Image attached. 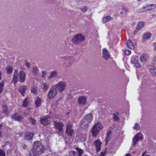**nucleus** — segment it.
<instances>
[{
	"mask_svg": "<svg viewBox=\"0 0 156 156\" xmlns=\"http://www.w3.org/2000/svg\"><path fill=\"white\" fill-rule=\"evenodd\" d=\"M44 148L41 143L39 141H36L33 144V149L30 151V156H38L42 154Z\"/></svg>",
	"mask_w": 156,
	"mask_h": 156,
	"instance_id": "1",
	"label": "nucleus"
},
{
	"mask_svg": "<svg viewBox=\"0 0 156 156\" xmlns=\"http://www.w3.org/2000/svg\"><path fill=\"white\" fill-rule=\"evenodd\" d=\"M20 78V81L21 82H24L25 80L26 75L25 73L22 71H20L18 74V71L15 70L14 72L13 77V82L15 84L19 80L18 76Z\"/></svg>",
	"mask_w": 156,
	"mask_h": 156,
	"instance_id": "2",
	"label": "nucleus"
},
{
	"mask_svg": "<svg viewBox=\"0 0 156 156\" xmlns=\"http://www.w3.org/2000/svg\"><path fill=\"white\" fill-rule=\"evenodd\" d=\"M103 127V125L101 122H98L94 125L91 129L90 133L93 136L96 137Z\"/></svg>",
	"mask_w": 156,
	"mask_h": 156,
	"instance_id": "3",
	"label": "nucleus"
},
{
	"mask_svg": "<svg viewBox=\"0 0 156 156\" xmlns=\"http://www.w3.org/2000/svg\"><path fill=\"white\" fill-rule=\"evenodd\" d=\"M92 117L91 114H89L86 115L84 118L81 122V127L85 128L92 121Z\"/></svg>",
	"mask_w": 156,
	"mask_h": 156,
	"instance_id": "4",
	"label": "nucleus"
},
{
	"mask_svg": "<svg viewBox=\"0 0 156 156\" xmlns=\"http://www.w3.org/2000/svg\"><path fill=\"white\" fill-rule=\"evenodd\" d=\"M12 118L16 121L22 122L24 118V113L21 111L17 112L12 115Z\"/></svg>",
	"mask_w": 156,
	"mask_h": 156,
	"instance_id": "5",
	"label": "nucleus"
},
{
	"mask_svg": "<svg viewBox=\"0 0 156 156\" xmlns=\"http://www.w3.org/2000/svg\"><path fill=\"white\" fill-rule=\"evenodd\" d=\"M53 86L57 90L58 89L59 92H62L65 89L66 85V82L61 81Z\"/></svg>",
	"mask_w": 156,
	"mask_h": 156,
	"instance_id": "6",
	"label": "nucleus"
},
{
	"mask_svg": "<svg viewBox=\"0 0 156 156\" xmlns=\"http://www.w3.org/2000/svg\"><path fill=\"white\" fill-rule=\"evenodd\" d=\"M66 63V66L72 65L75 62L76 60L73 57L71 56H65L62 58Z\"/></svg>",
	"mask_w": 156,
	"mask_h": 156,
	"instance_id": "7",
	"label": "nucleus"
},
{
	"mask_svg": "<svg viewBox=\"0 0 156 156\" xmlns=\"http://www.w3.org/2000/svg\"><path fill=\"white\" fill-rule=\"evenodd\" d=\"M139 62V58L137 55H134L131 56L130 63L133 64L135 67L137 68L140 67V64Z\"/></svg>",
	"mask_w": 156,
	"mask_h": 156,
	"instance_id": "8",
	"label": "nucleus"
},
{
	"mask_svg": "<svg viewBox=\"0 0 156 156\" xmlns=\"http://www.w3.org/2000/svg\"><path fill=\"white\" fill-rule=\"evenodd\" d=\"M57 90L55 87L52 86L50 88L48 94V96L49 98H53L57 94Z\"/></svg>",
	"mask_w": 156,
	"mask_h": 156,
	"instance_id": "9",
	"label": "nucleus"
},
{
	"mask_svg": "<svg viewBox=\"0 0 156 156\" xmlns=\"http://www.w3.org/2000/svg\"><path fill=\"white\" fill-rule=\"evenodd\" d=\"M76 151H72L69 153V156H81L83 151V150L78 147L76 148Z\"/></svg>",
	"mask_w": 156,
	"mask_h": 156,
	"instance_id": "10",
	"label": "nucleus"
},
{
	"mask_svg": "<svg viewBox=\"0 0 156 156\" xmlns=\"http://www.w3.org/2000/svg\"><path fill=\"white\" fill-rule=\"evenodd\" d=\"M51 121V120L49 116L48 115L43 117L41 118L40 120L41 123L44 126L49 125Z\"/></svg>",
	"mask_w": 156,
	"mask_h": 156,
	"instance_id": "11",
	"label": "nucleus"
},
{
	"mask_svg": "<svg viewBox=\"0 0 156 156\" xmlns=\"http://www.w3.org/2000/svg\"><path fill=\"white\" fill-rule=\"evenodd\" d=\"M143 138V135L140 133H137L136 135L133 139V145L134 146L136 144V142L139 140L142 139Z\"/></svg>",
	"mask_w": 156,
	"mask_h": 156,
	"instance_id": "12",
	"label": "nucleus"
},
{
	"mask_svg": "<svg viewBox=\"0 0 156 156\" xmlns=\"http://www.w3.org/2000/svg\"><path fill=\"white\" fill-rule=\"evenodd\" d=\"M54 122L55 127L58 131L60 132H63L62 128L64 126L63 123L61 122H58L55 120H54Z\"/></svg>",
	"mask_w": 156,
	"mask_h": 156,
	"instance_id": "13",
	"label": "nucleus"
},
{
	"mask_svg": "<svg viewBox=\"0 0 156 156\" xmlns=\"http://www.w3.org/2000/svg\"><path fill=\"white\" fill-rule=\"evenodd\" d=\"M84 37L82 36V35L80 34H77L73 38V42H77L78 43L84 40Z\"/></svg>",
	"mask_w": 156,
	"mask_h": 156,
	"instance_id": "14",
	"label": "nucleus"
},
{
	"mask_svg": "<svg viewBox=\"0 0 156 156\" xmlns=\"http://www.w3.org/2000/svg\"><path fill=\"white\" fill-rule=\"evenodd\" d=\"M94 144L95 147L96 151L98 153L101 150L102 143L99 139H98L94 142Z\"/></svg>",
	"mask_w": 156,
	"mask_h": 156,
	"instance_id": "15",
	"label": "nucleus"
},
{
	"mask_svg": "<svg viewBox=\"0 0 156 156\" xmlns=\"http://www.w3.org/2000/svg\"><path fill=\"white\" fill-rule=\"evenodd\" d=\"M147 69L149 72L153 75H156V68L149 65L147 66Z\"/></svg>",
	"mask_w": 156,
	"mask_h": 156,
	"instance_id": "16",
	"label": "nucleus"
},
{
	"mask_svg": "<svg viewBox=\"0 0 156 156\" xmlns=\"http://www.w3.org/2000/svg\"><path fill=\"white\" fill-rule=\"evenodd\" d=\"M86 102V98L84 96L80 97L78 98V102L80 105H84Z\"/></svg>",
	"mask_w": 156,
	"mask_h": 156,
	"instance_id": "17",
	"label": "nucleus"
},
{
	"mask_svg": "<svg viewBox=\"0 0 156 156\" xmlns=\"http://www.w3.org/2000/svg\"><path fill=\"white\" fill-rule=\"evenodd\" d=\"M26 89L27 87L26 86H21L18 89V90L23 96H24Z\"/></svg>",
	"mask_w": 156,
	"mask_h": 156,
	"instance_id": "18",
	"label": "nucleus"
},
{
	"mask_svg": "<svg viewBox=\"0 0 156 156\" xmlns=\"http://www.w3.org/2000/svg\"><path fill=\"white\" fill-rule=\"evenodd\" d=\"M34 135V134L33 133H27L24 136V139L28 140H30L32 138Z\"/></svg>",
	"mask_w": 156,
	"mask_h": 156,
	"instance_id": "19",
	"label": "nucleus"
},
{
	"mask_svg": "<svg viewBox=\"0 0 156 156\" xmlns=\"http://www.w3.org/2000/svg\"><path fill=\"white\" fill-rule=\"evenodd\" d=\"M103 57L105 59H108L110 57V55L108 52V51L105 48H104L103 49Z\"/></svg>",
	"mask_w": 156,
	"mask_h": 156,
	"instance_id": "20",
	"label": "nucleus"
},
{
	"mask_svg": "<svg viewBox=\"0 0 156 156\" xmlns=\"http://www.w3.org/2000/svg\"><path fill=\"white\" fill-rule=\"evenodd\" d=\"M144 23L143 22L139 23L137 25L136 28L134 33H136L144 27Z\"/></svg>",
	"mask_w": 156,
	"mask_h": 156,
	"instance_id": "21",
	"label": "nucleus"
},
{
	"mask_svg": "<svg viewBox=\"0 0 156 156\" xmlns=\"http://www.w3.org/2000/svg\"><path fill=\"white\" fill-rule=\"evenodd\" d=\"M66 132L69 136H72L74 134V131L72 128L66 129Z\"/></svg>",
	"mask_w": 156,
	"mask_h": 156,
	"instance_id": "22",
	"label": "nucleus"
},
{
	"mask_svg": "<svg viewBox=\"0 0 156 156\" xmlns=\"http://www.w3.org/2000/svg\"><path fill=\"white\" fill-rule=\"evenodd\" d=\"M147 55L146 54H142L140 57L141 62L144 63L146 62L147 59Z\"/></svg>",
	"mask_w": 156,
	"mask_h": 156,
	"instance_id": "23",
	"label": "nucleus"
},
{
	"mask_svg": "<svg viewBox=\"0 0 156 156\" xmlns=\"http://www.w3.org/2000/svg\"><path fill=\"white\" fill-rule=\"evenodd\" d=\"M112 132V131H108L106 133V137L105 140L106 145H107L108 141L111 138Z\"/></svg>",
	"mask_w": 156,
	"mask_h": 156,
	"instance_id": "24",
	"label": "nucleus"
},
{
	"mask_svg": "<svg viewBox=\"0 0 156 156\" xmlns=\"http://www.w3.org/2000/svg\"><path fill=\"white\" fill-rule=\"evenodd\" d=\"M35 103L37 108L39 107L41 105L42 100L38 97H37L35 100Z\"/></svg>",
	"mask_w": 156,
	"mask_h": 156,
	"instance_id": "25",
	"label": "nucleus"
},
{
	"mask_svg": "<svg viewBox=\"0 0 156 156\" xmlns=\"http://www.w3.org/2000/svg\"><path fill=\"white\" fill-rule=\"evenodd\" d=\"M126 44L127 47L131 49H134V46L132 42L129 40H128L126 42Z\"/></svg>",
	"mask_w": 156,
	"mask_h": 156,
	"instance_id": "26",
	"label": "nucleus"
},
{
	"mask_svg": "<svg viewBox=\"0 0 156 156\" xmlns=\"http://www.w3.org/2000/svg\"><path fill=\"white\" fill-rule=\"evenodd\" d=\"M147 5L146 6H143L142 8L139 10V12L140 13L144 12L145 11L149 10Z\"/></svg>",
	"mask_w": 156,
	"mask_h": 156,
	"instance_id": "27",
	"label": "nucleus"
},
{
	"mask_svg": "<svg viewBox=\"0 0 156 156\" xmlns=\"http://www.w3.org/2000/svg\"><path fill=\"white\" fill-rule=\"evenodd\" d=\"M151 35L149 33H147L144 34L143 36V38L145 40L151 38Z\"/></svg>",
	"mask_w": 156,
	"mask_h": 156,
	"instance_id": "28",
	"label": "nucleus"
},
{
	"mask_svg": "<svg viewBox=\"0 0 156 156\" xmlns=\"http://www.w3.org/2000/svg\"><path fill=\"white\" fill-rule=\"evenodd\" d=\"M5 82V80H2L0 83V94L2 92L3 90Z\"/></svg>",
	"mask_w": 156,
	"mask_h": 156,
	"instance_id": "29",
	"label": "nucleus"
},
{
	"mask_svg": "<svg viewBox=\"0 0 156 156\" xmlns=\"http://www.w3.org/2000/svg\"><path fill=\"white\" fill-rule=\"evenodd\" d=\"M2 109L3 113L7 114L9 112V110L7 105H3L2 107Z\"/></svg>",
	"mask_w": 156,
	"mask_h": 156,
	"instance_id": "30",
	"label": "nucleus"
},
{
	"mask_svg": "<svg viewBox=\"0 0 156 156\" xmlns=\"http://www.w3.org/2000/svg\"><path fill=\"white\" fill-rule=\"evenodd\" d=\"M114 117L113 119L115 121H118L119 120V114L118 112L114 113L113 114Z\"/></svg>",
	"mask_w": 156,
	"mask_h": 156,
	"instance_id": "31",
	"label": "nucleus"
},
{
	"mask_svg": "<svg viewBox=\"0 0 156 156\" xmlns=\"http://www.w3.org/2000/svg\"><path fill=\"white\" fill-rule=\"evenodd\" d=\"M149 10L154 9L156 8V5L154 4H149L147 5Z\"/></svg>",
	"mask_w": 156,
	"mask_h": 156,
	"instance_id": "32",
	"label": "nucleus"
},
{
	"mask_svg": "<svg viewBox=\"0 0 156 156\" xmlns=\"http://www.w3.org/2000/svg\"><path fill=\"white\" fill-rule=\"evenodd\" d=\"M57 73L55 71H52L51 73V76L48 77L49 79L55 78L57 76Z\"/></svg>",
	"mask_w": 156,
	"mask_h": 156,
	"instance_id": "33",
	"label": "nucleus"
},
{
	"mask_svg": "<svg viewBox=\"0 0 156 156\" xmlns=\"http://www.w3.org/2000/svg\"><path fill=\"white\" fill-rule=\"evenodd\" d=\"M5 70L6 72L8 74H10L12 73V67L11 66H9L7 67L6 68Z\"/></svg>",
	"mask_w": 156,
	"mask_h": 156,
	"instance_id": "34",
	"label": "nucleus"
},
{
	"mask_svg": "<svg viewBox=\"0 0 156 156\" xmlns=\"http://www.w3.org/2000/svg\"><path fill=\"white\" fill-rule=\"evenodd\" d=\"M29 102L26 98L23 102V106L24 107H27L29 105Z\"/></svg>",
	"mask_w": 156,
	"mask_h": 156,
	"instance_id": "35",
	"label": "nucleus"
},
{
	"mask_svg": "<svg viewBox=\"0 0 156 156\" xmlns=\"http://www.w3.org/2000/svg\"><path fill=\"white\" fill-rule=\"evenodd\" d=\"M111 19V17L109 16L104 17L102 20V21L104 23H105L109 21Z\"/></svg>",
	"mask_w": 156,
	"mask_h": 156,
	"instance_id": "36",
	"label": "nucleus"
},
{
	"mask_svg": "<svg viewBox=\"0 0 156 156\" xmlns=\"http://www.w3.org/2000/svg\"><path fill=\"white\" fill-rule=\"evenodd\" d=\"M29 121L31 122L32 125H34L36 124V121L34 118L31 117L29 118Z\"/></svg>",
	"mask_w": 156,
	"mask_h": 156,
	"instance_id": "37",
	"label": "nucleus"
},
{
	"mask_svg": "<svg viewBox=\"0 0 156 156\" xmlns=\"http://www.w3.org/2000/svg\"><path fill=\"white\" fill-rule=\"evenodd\" d=\"M42 87L45 90H47L49 87L48 84L47 83H44L42 84Z\"/></svg>",
	"mask_w": 156,
	"mask_h": 156,
	"instance_id": "38",
	"label": "nucleus"
},
{
	"mask_svg": "<svg viewBox=\"0 0 156 156\" xmlns=\"http://www.w3.org/2000/svg\"><path fill=\"white\" fill-rule=\"evenodd\" d=\"M72 126V123L71 121H69L66 126V129L71 128Z\"/></svg>",
	"mask_w": 156,
	"mask_h": 156,
	"instance_id": "39",
	"label": "nucleus"
},
{
	"mask_svg": "<svg viewBox=\"0 0 156 156\" xmlns=\"http://www.w3.org/2000/svg\"><path fill=\"white\" fill-rule=\"evenodd\" d=\"M31 92L34 94H35L37 92V88L36 87H34L32 88L31 90Z\"/></svg>",
	"mask_w": 156,
	"mask_h": 156,
	"instance_id": "40",
	"label": "nucleus"
},
{
	"mask_svg": "<svg viewBox=\"0 0 156 156\" xmlns=\"http://www.w3.org/2000/svg\"><path fill=\"white\" fill-rule=\"evenodd\" d=\"M140 125L137 123H135V126L133 127L134 129L137 130L140 129Z\"/></svg>",
	"mask_w": 156,
	"mask_h": 156,
	"instance_id": "41",
	"label": "nucleus"
},
{
	"mask_svg": "<svg viewBox=\"0 0 156 156\" xmlns=\"http://www.w3.org/2000/svg\"><path fill=\"white\" fill-rule=\"evenodd\" d=\"M131 53V50L129 49H126L125 54L126 55H129Z\"/></svg>",
	"mask_w": 156,
	"mask_h": 156,
	"instance_id": "42",
	"label": "nucleus"
},
{
	"mask_svg": "<svg viewBox=\"0 0 156 156\" xmlns=\"http://www.w3.org/2000/svg\"><path fill=\"white\" fill-rule=\"evenodd\" d=\"M122 10L123 11V12H121V14H122L124 12L127 13L128 12V9L124 7L122 8Z\"/></svg>",
	"mask_w": 156,
	"mask_h": 156,
	"instance_id": "43",
	"label": "nucleus"
},
{
	"mask_svg": "<svg viewBox=\"0 0 156 156\" xmlns=\"http://www.w3.org/2000/svg\"><path fill=\"white\" fill-rule=\"evenodd\" d=\"M5 154L2 150L0 149V156H5Z\"/></svg>",
	"mask_w": 156,
	"mask_h": 156,
	"instance_id": "44",
	"label": "nucleus"
},
{
	"mask_svg": "<svg viewBox=\"0 0 156 156\" xmlns=\"http://www.w3.org/2000/svg\"><path fill=\"white\" fill-rule=\"evenodd\" d=\"M81 10L83 12H86L87 10V7L86 6L82 7L81 8Z\"/></svg>",
	"mask_w": 156,
	"mask_h": 156,
	"instance_id": "45",
	"label": "nucleus"
},
{
	"mask_svg": "<svg viewBox=\"0 0 156 156\" xmlns=\"http://www.w3.org/2000/svg\"><path fill=\"white\" fill-rule=\"evenodd\" d=\"M33 71L34 73L36 75L37 74L38 72V70L36 67H35L33 69Z\"/></svg>",
	"mask_w": 156,
	"mask_h": 156,
	"instance_id": "46",
	"label": "nucleus"
},
{
	"mask_svg": "<svg viewBox=\"0 0 156 156\" xmlns=\"http://www.w3.org/2000/svg\"><path fill=\"white\" fill-rule=\"evenodd\" d=\"M47 73V72L44 71H43L42 72V77H44L45 75Z\"/></svg>",
	"mask_w": 156,
	"mask_h": 156,
	"instance_id": "47",
	"label": "nucleus"
},
{
	"mask_svg": "<svg viewBox=\"0 0 156 156\" xmlns=\"http://www.w3.org/2000/svg\"><path fill=\"white\" fill-rule=\"evenodd\" d=\"M2 126V124H0V137H1L2 136L1 130Z\"/></svg>",
	"mask_w": 156,
	"mask_h": 156,
	"instance_id": "48",
	"label": "nucleus"
},
{
	"mask_svg": "<svg viewBox=\"0 0 156 156\" xmlns=\"http://www.w3.org/2000/svg\"><path fill=\"white\" fill-rule=\"evenodd\" d=\"M26 66L28 68L30 67V64L29 63H26L25 64Z\"/></svg>",
	"mask_w": 156,
	"mask_h": 156,
	"instance_id": "49",
	"label": "nucleus"
},
{
	"mask_svg": "<svg viewBox=\"0 0 156 156\" xmlns=\"http://www.w3.org/2000/svg\"><path fill=\"white\" fill-rule=\"evenodd\" d=\"M146 152H144L143 153V154L141 156H151L150 155H149L148 154L146 155Z\"/></svg>",
	"mask_w": 156,
	"mask_h": 156,
	"instance_id": "50",
	"label": "nucleus"
},
{
	"mask_svg": "<svg viewBox=\"0 0 156 156\" xmlns=\"http://www.w3.org/2000/svg\"><path fill=\"white\" fill-rule=\"evenodd\" d=\"M105 151H104V152H101L100 156H105Z\"/></svg>",
	"mask_w": 156,
	"mask_h": 156,
	"instance_id": "51",
	"label": "nucleus"
},
{
	"mask_svg": "<svg viewBox=\"0 0 156 156\" xmlns=\"http://www.w3.org/2000/svg\"><path fill=\"white\" fill-rule=\"evenodd\" d=\"M153 61H154L155 62H156V57L154 56L153 58Z\"/></svg>",
	"mask_w": 156,
	"mask_h": 156,
	"instance_id": "52",
	"label": "nucleus"
},
{
	"mask_svg": "<svg viewBox=\"0 0 156 156\" xmlns=\"http://www.w3.org/2000/svg\"><path fill=\"white\" fill-rule=\"evenodd\" d=\"M68 98L69 99H70L72 98V96H71V95L69 94V95L68 96Z\"/></svg>",
	"mask_w": 156,
	"mask_h": 156,
	"instance_id": "53",
	"label": "nucleus"
},
{
	"mask_svg": "<svg viewBox=\"0 0 156 156\" xmlns=\"http://www.w3.org/2000/svg\"><path fill=\"white\" fill-rule=\"evenodd\" d=\"M9 142H6L5 145H4V146H6L7 145H8L9 146Z\"/></svg>",
	"mask_w": 156,
	"mask_h": 156,
	"instance_id": "54",
	"label": "nucleus"
},
{
	"mask_svg": "<svg viewBox=\"0 0 156 156\" xmlns=\"http://www.w3.org/2000/svg\"><path fill=\"white\" fill-rule=\"evenodd\" d=\"M125 156H131V155L130 153H128Z\"/></svg>",
	"mask_w": 156,
	"mask_h": 156,
	"instance_id": "55",
	"label": "nucleus"
},
{
	"mask_svg": "<svg viewBox=\"0 0 156 156\" xmlns=\"http://www.w3.org/2000/svg\"><path fill=\"white\" fill-rule=\"evenodd\" d=\"M154 50L155 51H156V46L154 47Z\"/></svg>",
	"mask_w": 156,
	"mask_h": 156,
	"instance_id": "56",
	"label": "nucleus"
},
{
	"mask_svg": "<svg viewBox=\"0 0 156 156\" xmlns=\"http://www.w3.org/2000/svg\"><path fill=\"white\" fill-rule=\"evenodd\" d=\"M137 78L138 79V80H139V78L138 76L137 75Z\"/></svg>",
	"mask_w": 156,
	"mask_h": 156,
	"instance_id": "57",
	"label": "nucleus"
},
{
	"mask_svg": "<svg viewBox=\"0 0 156 156\" xmlns=\"http://www.w3.org/2000/svg\"><path fill=\"white\" fill-rule=\"evenodd\" d=\"M88 156L86 154L84 155V156Z\"/></svg>",
	"mask_w": 156,
	"mask_h": 156,
	"instance_id": "58",
	"label": "nucleus"
},
{
	"mask_svg": "<svg viewBox=\"0 0 156 156\" xmlns=\"http://www.w3.org/2000/svg\"><path fill=\"white\" fill-rule=\"evenodd\" d=\"M141 0H137L139 2Z\"/></svg>",
	"mask_w": 156,
	"mask_h": 156,
	"instance_id": "59",
	"label": "nucleus"
},
{
	"mask_svg": "<svg viewBox=\"0 0 156 156\" xmlns=\"http://www.w3.org/2000/svg\"><path fill=\"white\" fill-rule=\"evenodd\" d=\"M155 16V15H154V14H153V15H152V16Z\"/></svg>",
	"mask_w": 156,
	"mask_h": 156,
	"instance_id": "60",
	"label": "nucleus"
}]
</instances>
